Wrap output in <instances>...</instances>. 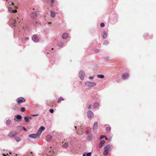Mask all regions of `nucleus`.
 Segmentation results:
<instances>
[{
    "label": "nucleus",
    "instance_id": "nucleus-7",
    "mask_svg": "<svg viewBox=\"0 0 156 156\" xmlns=\"http://www.w3.org/2000/svg\"><path fill=\"white\" fill-rule=\"evenodd\" d=\"M87 117L89 119H91L94 117V114L93 112L91 111H88L87 113Z\"/></svg>",
    "mask_w": 156,
    "mask_h": 156
},
{
    "label": "nucleus",
    "instance_id": "nucleus-39",
    "mask_svg": "<svg viewBox=\"0 0 156 156\" xmlns=\"http://www.w3.org/2000/svg\"><path fill=\"white\" fill-rule=\"evenodd\" d=\"M49 112L51 113H52L54 112V110L52 109H50L49 110Z\"/></svg>",
    "mask_w": 156,
    "mask_h": 156
},
{
    "label": "nucleus",
    "instance_id": "nucleus-44",
    "mask_svg": "<svg viewBox=\"0 0 156 156\" xmlns=\"http://www.w3.org/2000/svg\"><path fill=\"white\" fill-rule=\"evenodd\" d=\"M31 116H36L38 115V114H36V115H31Z\"/></svg>",
    "mask_w": 156,
    "mask_h": 156
},
{
    "label": "nucleus",
    "instance_id": "nucleus-19",
    "mask_svg": "<svg viewBox=\"0 0 156 156\" xmlns=\"http://www.w3.org/2000/svg\"><path fill=\"white\" fill-rule=\"evenodd\" d=\"M37 16V14L36 12H33L30 15V17L33 18H35Z\"/></svg>",
    "mask_w": 156,
    "mask_h": 156
},
{
    "label": "nucleus",
    "instance_id": "nucleus-29",
    "mask_svg": "<svg viewBox=\"0 0 156 156\" xmlns=\"http://www.w3.org/2000/svg\"><path fill=\"white\" fill-rule=\"evenodd\" d=\"M97 77L99 78H104V76L103 75H97Z\"/></svg>",
    "mask_w": 156,
    "mask_h": 156
},
{
    "label": "nucleus",
    "instance_id": "nucleus-34",
    "mask_svg": "<svg viewBox=\"0 0 156 156\" xmlns=\"http://www.w3.org/2000/svg\"><path fill=\"white\" fill-rule=\"evenodd\" d=\"M111 129L110 127L108 126L106 128L107 131H110Z\"/></svg>",
    "mask_w": 156,
    "mask_h": 156
},
{
    "label": "nucleus",
    "instance_id": "nucleus-53",
    "mask_svg": "<svg viewBox=\"0 0 156 156\" xmlns=\"http://www.w3.org/2000/svg\"><path fill=\"white\" fill-rule=\"evenodd\" d=\"M12 5H14V3H13V2H12Z\"/></svg>",
    "mask_w": 156,
    "mask_h": 156
},
{
    "label": "nucleus",
    "instance_id": "nucleus-48",
    "mask_svg": "<svg viewBox=\"0 0 156 156\" xmlns=\"http://www.w3.org/2000/svg\"><path fill=\"white\" fill-rule=\"evenodd\" d=\"M86 134H87L89 133V131L88 130H87L86 131Z\"/></svg>",
    "mask_w": 156,
    "mask_h": 156
},
{
    "label": "nucleus",
    "instance_id": "nucleus-15",
    "mask_svg": "<svg viewBox=\"0 0 156 156\" xmlns=\"http://www.w3.org/2000/svg\"><path fill=\"white\" fill-rule=\"evenodd\" d=\"M32 118L30 116H25L24 117V119L25 122H28L29 121V120L31 119Z\"/></svg>",
    "mask_w": 156,
    "mask_h": 156
},
{
    "label": "nucleus",
    "instance_id": "nucleus-43",
    "mask_svg": "<svg viewBox=\"0 0 156 156\" xmlns=\"http://www.w3.org/2000/svg\"><path fill=\"white\" fill-rule=\"evenodd\" d=\"M88 108L89 109H90L91 108V105H89L88 107Z\"/></svg>",
    "mask_w": 156,
    "mask_h": 156
},
{
    "label": "nucleus",
    "instance_id": "nucleus-21",
    "mask_svg": "<svg viewBox=\"0 0 156 156\" xmlns=\"http://www.w3.org/2000/svg\"><path fill=\"white\" fill-rule=\"evenodd\" d=\"M45 129V128L44 126H41L40 127V135L41 134L42 131Z\"/></svg>",
    "mask_w": 156,
    "mask_h": 156
},
{
    "label": "nucleus",
    "instance_id": "nucleus-17",
    "mask_svg": "<svg viewBox=\"0 0 156 156\" xmlns=\"http://www.w3.org/2000/svg\"><path fill=\"white\" fill-rule=\"evenodd\" d=\"M99 106V104L97 102H95L93 105V107L94 108H97Z\"/></svg>",
    "mask_w": 156,
    "mask_h": 156
},
{
    "label": "nucleus",
    "instance_id": "nucleus-27",
    "mask_svg": "<svg viewBox=\"0 0 156 156\" xmlns=\"http://www.w3.org/2000/svg\"><path fill=\"white\" fill-rule=\"evenodd\" d=\"M21 18L18 17L16 19V22H17V24H18L20 23V22L21 21Z\"/></svg>",
    "mask_w": 156,
    "mask_h": 156
},
{
    "label": "nucleus",
    "instance_id": "nucleus-4",
    "mask_svg": "<svg viewBox=\"0 0 156 156\" xmlns=\"http://www.w3.org/2000/svg\"><path fill=\"white\" fill-rule=\"evenodd\" d=\"M39 135V129L38 130L37 133H33L29 134L28 135V137H29L36 138Z\"/></svg>",
    "mask_w": 156,
    "mask_h": 156
},
{
    "label": "nucleus",
    "instance_id": "nucleus-49",
    "mask_svg": "<svg viewBox=\"0 0 156 156\" xmlns=\"http://www.w3.org/2000/svg\"><path fill=\"white\" fill-rule=\"evenodd\" d=\"M83 156H87V155L85 153H84L83 154Z\"/></svg>",
    "mask_w": 156,
    "mask_h": 156
},
{
    "label": "nucleus",
    "instance_id": "nucleus-20",
    "mask_svg": "<svg viewBox=\"0 0 156 156\" xmlns=\"http://www.w3.org/2000/svg\"><path fill=\"white\" fill-rule=\"evenodd\" d=\"M51 16L52 18H54L55 16V12L51 11Z\"/></svg>",
    "mask_w": 156,
    "mask_h": 156
},
{
    "label": "nucleus",
    "instance_id": "nucleus-24",
    "mask_svg": "<svg viewBox=\"0 0 156 156\" xmlns=\"http://www.w3.org/2000/svg\"><path fill=\"white\" fill-rule=\"evenodd\" d=\"M68 142L65 143L62 145V147L64 148L67 147H68Z\"/></svg>",
    "mask_w": 156,
    "mask_h": 156
},
{
    "label": "nucleus",
    "instance_id": "nucleus-30",
    "mask_svg": "<svg viewBox=\"0 0 156 156\" xmlns=\"http://www.w3.org/2000/svg\"><path fill=\"white\" fill-rule=\"evenodd\" d=\"M107 36V34L105 32H103V37L105 39V38Z\"/></svg>",
    "mask_w": 156,
    "mask_h": 156
},
{
    "label": "nucleus",
    "instance_id": "nucleus-60",
    "mask_svg": "<svg viewBox=\"0 0 156 156\" xmlns=\"http://www.w3.org/2000/svg\"><path fill=\"white\" fill-rule=\"evenodd\" d=\"M8 0H6V1H8Z\"/></svg>",
    "mask_w": 156,
    "mask_h": 156
},
{
    "label": "nucleus",
    "instance_id": "nucleus-54",
    "mask_svg": "<svg viewBox=\"0 0 156 156\" xmlns=\"http://www.w3.org/2000/svg\"><path fill=\"white\" fill-rule=\"evenodd\" d=\"M48 23L49 24H51V22H48Z\"/></svg>",
    "mask_w": 156,
    "mask_h": 156
},
{
    "label": "nucleus",
    "instance_id": "nucleus-13",
    "mask_svg": "<svg viewBox=\"0 0 156 156\" xmlns=\"http://www.w3.org/2000/svg\"><path fill=\"white\" fill-rule=\"evenodd\" d=\"M129 76V75L127 73H125L122 75V78L124 80L126 79Z\"/></svg>",
    "mask_w": 156,
    "mask_h": 156
},
{
    "label": "nucleus",
    "instance_id": "nucleus-35",
    "mask_svg": "<svg viewBox=\"0 0 156 156\" xmlns=\"http://www.w3.org/2000/svg\"><path fill=\"white\" fill-rule=\"evenodd\" d=\"M108 43V42L107 41H105L104 42V44L105 45L107 44Z\"/></svg>",
    "mask_w": 156,
    "mask_h": 156
},
{
    "label": "nucleus",
    "instance_id": "nucleus-58",
    "mask_svg": "<svg viewBox=\"0 0 156 156\" xmlns=\"http://www.w3.org/2000/svg\"><path fill=\"white\" fill-rule=\"evenodd\" d=\"M51 50H53V48H51Z\"/></svg>",
    "mask_w": 156,
    "mask_h": 156
},
{
    "label": "nucleus",
    "instance_id": "nucleus-1",
    "mask_svg": "<svg viewBox=\"0 0 156 156\" xmlns=\"http://www.w3.org/2000/svg\"><path fill=\"white\" fill-rule=\"evenodd\" d=\"M110 147L109 145H107L104 147V151L103 154L104 155H106L108 153Z\"/></svg>",
    "mask_w": 156,
    "mask_h": 156
},
{
    "label": "nucleus",
    "instance_id": "nucleus-40",
    "mask_svg": "<svg viewBox=\"0 0 156 156\" xmlns=\"http://www.w3.org/2000/svg\"><path fill=\"white\" fill-rule=\"evenodd\" d=\"M105 136H104V135H101V136L100 137V139H103L104 137H105Z\"/></svg>",
    "mask_w": 156,
    "mask_h": 156
},
{
    "label": "nucleus",
    "instance_id": "nucleus-42",
    "mask_svg": "<svg viewBox=\"0 0 156 156\" xmlns=\"http://www.w3.org/2000/svg\"><path fill=\"white\" fill-rule=\"evenodd\" d=\"M93 78H94L93 76H90L89 77V79L92 80Z\"/></svg>",
    "mask_w": 156,
    "mask_h": 156
},
{
    "label": "nucleus",
    "instance_id": "nucleus-59",
    "mask_svg": "<svg viewBox=\"0 0 156 156\" xmlns=\"http://www.w3.org/2000/svg\"><path fill=\"white\" fill-rule=\"evenodd\" d=\"M17 154H16V156H17Z\"/></svg>",
    "mask_w": 156,
    "mask_h": 156
},
{
    "label": "nucleus",
    "instance_id": "nucleus-45",
    "mask_svg": "<svg viewBox=\"0 0 156 156\" xmlns=\"http://www.w3.org/2000/svg\"><path fill=\"white\" fill-rule=\"evenodd\" d=\"M29 38L28 37H26L25 39V40L26 41H27V40H29Z\"/></svg>",
    "mask_w": 156,
    "mask_h": 156
},
{
    "label": "nucleus",
    "instance_id": "nucleus-25",
    "mask_svg": "<svg viewBox=\"0 0 156 156\" xmlns=\"http://www.w3.org/2000/svg\"><path fill=\"white\" fill-rule=\"evenodd\" d=\"M15 140L17 141V142H18L21 140V138L20 137H15Z\"/></svg>",
    "mask_w": 156,
    "mask_h": 156
},
{
    "label": "nucleus",
    "instance_id": "nucleus-37",
    "mask_svg": "<svg viewBox=\"0 0 156 156\" xmlns=\"http://www.w3.org/2000/svg\"><path fill=\"white\" fill-rule=\"evenodd\" d=\"M2 156H9V155L8 154H5L3 153L2 154Z\"/></svg>",
    "mask_w": 156,
    "mask_h": 156
},
{
    "label": "nucleus",
    "instance_id": "nucleus-36",
    "mask_svg": "<svg viewBox=\"0 0 156 156\" xmlns=\"http://www.w3.org/2000/svg\"><path fill=\"white\" fill-rule=\"evenodd\" d=\"M100 26L101 27H103L105 26V24L103 23H101L100 24Z\"/></svg>",
    "mask_w": 156,
    "mask_h": 156
},
{
    "label": "nucleus",
    "instance_id": "nucleus-55",
    "mask_svg": "<svg viewBox=\"0 0 156 156\" xmlns=\"http://www.w3.org/2000/svg\"><path fill=\"white\" fill-rule=\"evenodd\" d=\"M80 84H81L82 83V82H80Z\"/></svg>",
    "mask_w": 156,
    "mask_h": 156
},
{
    "label": "nucleus",
    "instance_id": "nucleus-11",
    "mask_svg": "<svg viewBox=\"0 0 156 156\" xmlns=\"http://www.w3.org/2000/svg\"><path fill=\"white\" fill-rule=\"evenodd\" d=\"M32 39L35 42H37L39 41V38L36 35H34L33 36Z\"/></svg>",
    "mask_w": 156,
    "mask_h": 156
},
{
    "label": "nucleus",
    "instance_id": "nucleus-50",
    "mask_svg": "<svg viewBox=\"0 0 156 156\" xmlns=\"http://www.w3.org/2000/svg\"><path fill=\"white\" fill-rule=\"evenodd\" d=\"M105 140H108V138H107V137H105Z\"/></svg>",
    "mask_w": 156,
    "mask_h": 156
},
{
    "label": "nucleus",
    "instance_id": "nucleus-8",
    "mask_svg": "<svg viewBox=\"0 0 156 156\" xmlns=\"http://www.w3.org/2000/svg\"><path fill=\"white\" fill-rule=\"evenodd\" d=\"M16 19H11L10 20V23L13 26H16L17 24V22H16Z\"/></svg>",
    "mask_w": 156,
    "mask_h": 156
},
{
    "label": "nucleus",
    "instance_id": "nucleus-46",
    "mask_svg": "<svg viewBox=\"0 0 156 156\" xmlns=\"http://www.w3.org/2000/svg\"><path fill=\"white\" fill-rule=\"evenodd\" d=\"M55 1V0H51V3H53Z\"/></svg>",
    "mask_w": 156,
    "mask_h": 156
},
{
    "label": "nucleus",
    "instance_id": "nucleus-14",
    "mask_svg": "<svg viewBox=\"0 0 156 156\" xmlns=\"http://www.w3.org/2000/svg\"><path fill=\"white\" fill-rule=\"evenodd\" d=\"M52 138V136L51 135H47L46 137V140L47 141H49L51 140Z\"/></svg>",
    "mask_w": 156,
    "mask_h": 156
},
{
    "label": "nucleus",
    "instance_id": "nucleus-56",
    "mask_svg": "<svg viewBox=\"0 0 156 156\" xmlns=\"http://www.w3.org/2000/svg\"><path fill=\"white\" fill-rule=\"evenodd\" d=\"M74 127H75V129H76V126H74Z\"/></svg>",
    "mask_w": 156,
    "mask_h": 156
},
{
    "label": "nucleus",
    "instance_id": "nucleus-23",
    "mask_svg": "<svg viewBox=\"0 0 156 156\" xmlns=\"http://www.w3.org/2000/svg\"><path fill=\"white\" fill-rule=\"evenodd\" d=\"M19 108V107L17 105H15L12 108L13 110L15 111L17 110Z\"/></svg>",
    "mask_w": 156,
    "mask_h": 156
},
{
    "label": "nucleus",
    "instance_id": "nucleus-57",
    "mask_svg": "<svg viewBox=\"0 0 156 156\" xmlns=\"http://www.w3.org/2000/svg\"><path fill=\"white\" fill-rule=\"evenodd\" d=\"M30 154H33V153H32V152H30Z\"/></svg>",
    "mask_w": 156,
    "mask_h": 156
},
{
    "label": "nucleus",
    "instance_id": "nucleus-38",
    "mask_svg": "<svg viewBox=\"0 0 156 156\" xmlns=\"http://www.w3.org/2000/svg\"><path fill=\"white\" fill-rule=\"evenodd\" d=\"M87 156H91V152H89L87 153L86 154Z\"/></svg>",
    "mask_w": 156,
    "mask_h": 156
},
{
    "label": "nucleus",
    "instance_id": "nucleus-6",
    "mask_svg": "<svg viewBox=\"0 0 156 156\" xmlns=\"http://www.w3.org/2000/svg\"><path fill=\"white\" fill-rule=\"evenodd\" d=\"M22 119V117L21 115H16L15 116L14 120L16 122H19Z\"/></svg>",
    "mask_w": 156,
    "mask_h": 156
},
{
    "label": "nucleus",
    "instance_id": "nucleus-18",
    "mask_svg": "<svg viewBox=\"0 0 156 156\" xmlns=\"http://www.w3.org/2000/svg\"><path fill=\"white\" fill-rule=\"evenodd\" d=\"M12 121L11 120L8 119L5 121V124L6 125L8 126L10 125L12 123Z\"/></svg>",
    "mask_w": 156,
    "mask_h": 156
},
{
    "label": "nucleus",
    "instance_id": "nucleus-28",
    "mask_svg": "<svg viewBox=\"0 0 156 156\" xmlns=\"http://www.w3.org/2000/svg\"><path fill=\"white\" fill-rule=\"evenodd\" d=\"M64 100V99L62 97H60L58 99V102L60 103L61 101H63Z\"/></svg>",
    "mask_w": 156,
    "mask_h": 156
},
{
    "label": "nucleus",
    "instance_id": "nucleus-2",
    "mask_svg": "<svg viewBox=\"0 0 156 156\" xmlns=\"http://www.w3.org/2000/svg\"><path fill=\"white\" fill-rule=\"evenodd\" d=\"M16 101L17 103L19 105L22 103L25 102L26 101V100L23 97H20L17 98L16 99Z\"/></svg>",
    "mask_w": 156,
    "mask_h": 156
},
{
    "label": "nucleus",
    "instance_id": "nucleus-52",
    "mask_svg": "<svg viewBox=\"0 0 156 156\" xmlns=\"http://www.w3.org/2000/svg\"><path fill=\"white\" fill-rule=\"evenodd\" d=\"M9 153L10 154H12L11 152L10 151L9 152Z\"/></svg>",
    "mask_w": 156,
    "mask_h": 156
},
{
    "label": "nucleus",
    "instance_id": "nucleus-9",
    "mask_svg": "<svg viewBox=\"0 0 156 156\" xmlns=\"http://www.w3.org/2000/svg\"><path fill=\"white\" fill-rule=\"evenodd\" d=\"M16 134V131H12L9 133L8 136L9 137H14Z\"/></svg>",
    "mask_w": 156,
    "mask_h": 156
},
{
    "label": "nucleus",
    "instance_id": "nucleus-26",
    "mask_svg": "<svg viewBox=\"0 0 156 156\" xmlns=\"http://www.w3.org/2000/svg\"><path fill=\"white\" fill-rule=\"evenodd\" d=\"M64 44L63 42H60L58 44V45L61 47H62L63 46Z\"/></svg>",
    "mask_w": 156,
    "mask_h": 156
},
{
    "label": "nucleus",
    "instance_id": "nucleus-47",
    "mask_svg": "<svg viewBox=\"0 0 156 156\" xmlns=\"http://www.w3.org/2000/svg\"><path fill=\"white\" fill-rule=\"evenodd\" d=\"M23 129L24 130H25V131H27V129H26V128H25V127H23Z\"/></svg>",
    "mask_w": 156,
    "mask_h": 156
},
{
    "label": "nucleus",
    "instance_id": "nucleus-51",
    "mask_svg": "<svg viewBox=\"0 0 156 156\" xmlns=\"http://www.w3.org/2000/svg\"><path fill=\"white\" fill-rule=\"evenodd\" d=\"M99 51V49H98V50H95V52H96V51Z\"/></svg>",
    "mask_w": 156,
    "mask_h": 156
},
{
    "label": "nucleus",
    "instance_id": "nucleus-10",
    "mask_svg": "<svg viewBox=\"0 0 156 156\" xmlns=\"http://www.w3.org/2000/svg\"><path fill=\"white\" fill-rule=\"evenodd\" d=\"M98 125L97 122H95L93 126V129L94 132L96 133V129H98Z\"/></svg>",
    "mask_w": 156,
    "mask_h": 156
},
{
    "label": "nucleus",
    "instance_id": "nucleus-41",
    "mask_svg": "<svg viewBox=\"0 0 156 156\" xmlns=\"http://www.w3.org/2000/svg\"><path fill=\"white\" fill-rule=\"evenodd\" d=\"M17 11L16 10H13L12 12L14 13H16V12H17Z\"/></svg>",
    "mask_w": 156,
    "mask_h": 156
},
{
    "label": "nucleus",
    "instance_id": "nucleus-22",
    "mask_svg": "<svg viewBox=\"0 0 156 156\" xmlns=\"http://www.w3.org/2000/svg\"><path fill=\"white\" fill-rule=\"evenodd\" d=\"M68 34L66 33H64L62 34V37L64 39H66L68 36Z\"/></svg>",
    "mask_w": 156,
    "mask_h": 156
},
{
    "label": "nucleus",
    "instance_id": "nucleus-33",
    "mask_svg": "<svg viewBox=\"0 0 156 156\" xmlns=\"http://www.w3.org/2000/svg\"><path fill=\"white\" fill-rule=\"evenodd\" d=\"M25 111V108L24 107H22L21 109V111L22 112H23Z\"/></svg>",
    "mask_w": 156,
    "mask_h": 156
},
{
    "label": "nucleus",
    "instance_id": "nucleus-32",
    "mask_svg": "<svg viewBox=\"0 0 156 156\" xmlns=\"http://www.w3.org/2000/svg\"><path fill=\"white\" fill-rule=\"evenodd\" d=\"M8 11L9 12H12V9L10 7H9L8 8Z\"/></svg>",
    "mask_w": 156,
    "mask_h": 156
},
{
    "label": "nucleus",
    "instance_id": "nucleus-5",
    "mask_svg": "<svg viewBox=\"0 0 156 156\" xmlns=\"http://www.w3.org/2000/svg\"><path fill=\"white\" fill-rule=\"evenodd\" d=\"M79 76L80 79L83 80L85 76V74L84 72L82 70L80 71L79 73Z\"/></svg>",
    "mask_w": 156,
    "mask_h": 156
},
{
    "label": "nucleus",
    "instance_id": "nucleus-3",
    "mask_svg": "<svg viewBox=\"0 0 156 156\" xmlns=\"http://www.w3.org/2000/svg\"><path fill=\"white\" fill-rule=\"evenodd\" d=\"M85 84L89 87H93L96 85V83L94 82H92L90 81H87L85 83Z\"/></svg>",
    "mask_w": 156,
    "mask_h": 156
},
{
    "label": "nucleus",
    "instance_id": "nucleus-12",
    "mask_svg": "<svg viewBox=\"0 0 156 156\" xmlns=\"http://www.w3.org/2000/svg\"><path fill=\"white\" fill-rule=\"evenodd\" d=\"M54 154V152L51 150H49L48 152L46 154V156H53Z\"/></svg>",
    "mask_w": 156,
    "mask_h": 156
},
{
    "label": "nucleus",
    "instance_id": "nucleus-16",
    "mask_svg": "<svg viewBox=\"0 0 156 156\" xmlns=\"http://www.w3.org/2000/svg\"><path fill=\"white\" fill-rule=\"evenodd\" d=\"M105 140H101L99 144V147L100 148H101L104 144L105 143Z\"/></svg>",
    "mask_w": 156,
    "mask_h": 156
},
{
    "label": "nucleus",
    "instance_id": "nucleus-31",
    "mask_svg": "<svg viewBox=\"0 0 156 156\" xmlns=\"http://www.w3.org/2000/svg\"><path fill=\"white\" fill-rule=\"evenodd\" d=\"M92 139V135H90L88 136L87 139L88 140H91Z\"/></svg>",
    "mask_w": 156,
    "mask_h": 156
}]
</instances>
